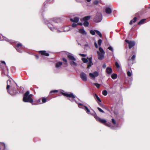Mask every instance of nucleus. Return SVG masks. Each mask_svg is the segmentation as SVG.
Returning <instances> with one entry per match:
<instances>
[{
  "label": "nucleus",
  "instance_id": "obj_1",
  "mask_svg": "<svg viewBox=\"0 0 150 150\" xmlns=\"http://www.w3.org/2000/svg\"><path fill=\"white\" fill-rule=\"evenodd\" d=\"M33 96L32 94H29V91H26L23 95V101L24 102L30 103L32 104L33 102V100L32 98Z\"/></svg>",
  "mask_w": 150,
  "mask_h": 150
},
{
  "label": "nucleus",
  "instance_id": "obj_2",
  "mask_svg": "<svg viewBox=\"0 0 150 150\" xmlns=\"http://www.w3.org/2000/svg\"><path fill=\"white\" fill-rule=\"evenodd\" d=\"M91 18L90 16H87L84 17L83 18L81 19V21H84L83 25L85 27H87L89 25V23L88 21Z\"/></svg>",
  "mask_w": 150,
  "mask_h": 150
},
{
  "label": "nucleus",
  "instance_id": "obj_3",
  "mask_svg": "<svg viewBox=\"0 0 150 150\" xmlns=\"http://www.w3.org/2000/svg\"><path fill=\"white\" fill-rule=\"evenodd\" d=\"M11 81L10 80H9L7 81V85L6 86V89L7 90L8 92V93H10L11 95H14L17 93V92L16 91H15L13 93H11L9 92V89L10 88V87L11 86Z\"/></svg>",
  "mask_w": 150,
  "mask_h": 150
},
{
  "label": "nucleus",
  "instance_id": "obj_4",
  "mask_svg": "<svg viewBox=\"0 0 150 150\" xmlns=\"http://www.w3.org/2000/svg\"><path fill=\"white\" fill-rule=\"evenodd\" d=\"M102 18V15L100 13H97L94 18V22L96 23L99 22L101 21Z\"/></svg>",
  "mask_w": 150,
  "mask_h": 150
},
{
  "label": "nucleus",
  "instance_id": "obj_5",
  "mask_svg": "<svg viewBox=\"0 0 150 150\" xmlns=\"http://www.w3.org/2000/svg\"><path fill=\"white\" fill-rule=\"evenodd\" d=\"M94 117L96 121L104 125L107 122L106 120L100 118L99 117H98L96 114L94 115Z\"/></svg>",
  "mask_w": 150,
  "mask_h": 150
},
{
  "label": "nucleus",
  "instance_id": "obj_6",
  "mask_svg": "<svg viewBox=\"0 0 150 150\" xmlns=\"http://www.w3.org/2000/svg\"><path fill=\"white\" fill-rule=\"evenodd\" d=\"M125 41L129 44V49H131L135 45V43L134 41H129L126 39L125 40Z\"/></svg>",
  "mask_w": 150,
  "mask_h": 150
},
{
  "label": "nucleus",
  "instance_id": "obj_7",
  "mask_svg": "<svg viewBox=\"0 0 150 150\" xmlns=\"http://www.w3.org/2000/svg\"><path fill=\"white\" fill-rule=\"evenodd\" d=\"M61 93L62 95L67 97L71 98L73 99L75 98V96L72 93H64L63 92H61Z\"/></svg>",
  "mask_w": 150,
  "mask_h": 150
},
{
  "label": "nucleus",
  "instance_id": "obj_8",
  "mask_svg": "<svg viewBox=\"0 0 150 150\" xmlns=\"http://www.w3.org/2000/svg\"><path fill=\"white\" fill-rule=\"evenodd\" d=\"M89 75L92 79H94L98 75V74L97 71H95L93 73H90Z\"/></svg>",
  "mask_w": 150,
  "mask_h": 150
},
{
  "label": "nucleus",
  "instance_id": "obj_9",
  "mask_svg": "<svg viewBox=\"0 0 150 150\" xmlns=\"http://www.w3.org/2000/svg\"><path fill=\"white\" fill-rule=\"evenodd\" d=\"M80 76L81 79L83 81H87V78L86 74L84 72H81L80 74Z\"/></svg>",
  "mask_w": 150,
  "mask_h": 150
},
{
  "label": "nucleus",
  "instance_id": "obj_10",
  "mask_svg": "<svg viewBox=\"0 0 150 150\" xmlns=\"http://www.w3.org/2000/svg\"><path fill=\"white\" fill-rule=\"evenodd\" d=\"M98 59L100 60H102L104 58V53H100L98 51H97Z\"/></svg>",
  "mask_w": 150,
  "mask_h": 150
},
{
  "label": "nucleus",
  "instance_id": "obj_11",
  "mask_svg": "<svg viewBox=\"0 0 150 150\" xmlns=\"http://www.w3.org/2000/svg\"><path fill=\"white\" fill-rule=\"evenodd\" d=\"M38 52L42 55L45 56H49V54L47 53L45 50L39 51H38Z\"/></svg>",
  "mask_w": 150,
  "mask_h": 150
},
{
  "label": "nucleus",
  "instance_id": "obj_12",
  "mask_svg": "<svg viewBox=\"0 0 150 150\" xmlns=\"http://www.w3.org/2000/svg\"><path fill=\"white\" fill-rule=\"evenodd\" d=\"M22 44L21 43H18L16 45V49L18 52H21V50L20 48L22 47Z\"/></svg>",
  "mask_w": 150,
  "mask_h": 150
},
{
  "label": "nucleus",
  "instance_id": "obj_13",
  "mask_svg": "<svg viewBox=\"0 0 150 150\" xmlns=\"http://www.w3.org/2000/svg\"><path fill=\"white\" fill-rule=\"evenodd\" d=\"M89 62L87 64V68L89 69L91 67L92 65L93 64L92 63V57L88 58Z\"/></svg>",
  "mask_w": 150,
  "mask_h": 150
},
{
  "label": "nucleus",
  "instance_id": "obj_14",
  "mask_svg": "<svg viewBox=\"0 0 150 150\" xmlns=\"http://www.w3.org/2000/svg\"><path fill=\"white\" fill-rule=\"evenodd\" d=\"M106 72L108 75L111 74L112 72V70L110 67H108L106 69Z\"/></svg>",
  "mask_w": 150,
  "mask_h": 150
},
{
  "label": "nucleus",
  "instance_id": "obj_15",
  "mask_svg": "<svg viewBox=\"0 0 150 150\" xmlns=\"http://www.w3.org/2000/svg\"><path fill=\"white\" fill-rule=\"evenodd\" d=\"M94 97L96 100L97 102L98 103L99 105H100V104L99 102H101V101L98 96L96 94H95L94 95Z\"/></svg>",
  "mask_w": 150,
  "mask_h": 150
},
{
  "label": "nucleus",
  "instance_id": "obj_16",
  "mask_svg": "<svg viewBox=\"0 0 150 150\" xmlns=\"http://www.w3.org/2000/svg\"><path fill=\"white\" fill-rule=\"evenodd\" d=\"M67 58L69 60L71 61H75L76 60V58L73 56L71 55H67Z\"/></svg>",
  "mask_w": 150,
  "mask_h": 150
},
{
  "label": "nucleus",
  "instance_id": "obj_17",
  "mask_svg": "<svg viewBox=\"0 0 150 150\" xmlns=\"http://www.w3.org/2000/svg\"><path fill=\"white\" fill-rule=\"evenodd\" d=\"M63 63L61 62H57L55 64V67L57 68H60L62 65Z\"/></svg>",
  "mask_w": 150,
  "mask_h": 150
},
{
  "label": "nucleus",
  "instance_id": "obj_18",
  "mask_svg": "<svg viewBox=\"0 0 150 150\" xmlns=\"http://www.w3.org/2000/svg\"><path fill=\"white\" fill-rule=\"evenodd\" d=\"M79 18L78 17H75L74 19L71 18L70 19L71 21L75 23H77L79 21Z\"/></svg>",
  "mask_w": 150,
  "mask_h": 150
},
{
  "label": "nucleus",
  "instance_id": "obj_19",
  "mask_svg": "<svg viewBox=\"0 0 150 150\" xmlns=\"http://www.w3.org/2000/svg\"><path fill=\"white\" fill-rule=\"evenodd\" d=\"M106 13L108 14H110L112 13L111 9L109 7H107L105 9Z\"/></svg>",
  "mask_w": 150,
  "mask_h": 150
},
{
  "label": "nucleus",
  "instance_id": "obj_20",
  "mask_svg": "<svg viewBox=\"0 0 150 150\" xmlns=\"http://www.w3.org/2000/svg\"><path fill=\"white\" fill-rule=\"evenodd\" d=\"M137 18L136 17H134L133 19L131 20L129 23V24L130 25H132L133 23H135V22H136V21L137 20Z\"/></svg>",
  "mask_w": 150,
  "mask_h": 150
},
{
  "label": "nucleus",
  "instance_id": "obj_21",
  "mask_svg": "<svg viewBox=\"0 0 150 150\" xmlns=\"http://www.w3.org/2000/svg\"><path fill=\"white\" fill-rule=\"evenodd\" d=\"M79 31L80 33L82 34L86 35L87 33L83 29H80L79 30Z\"/></svg>",
  "mask_w": 150,
  "mask_h": 150
},
{
  "label": "nucleus",
  "instance_id": "obj_22",
  "mask_svg": "<svg viewBox=\"0 0 150 150\" xmlns=\"http://www.w3.org/2000/svg\"><path fill=\"white\" fill-rule=\"evenodd\" d=\"M146 21V19H143L141 20L137 23L138 25H140L144 23Z\"/></svg>",
  "mask_w": 150,
  "mask_h": 150
},
{
  "label": "nucleus",
  "instance_id": "obj_23",
  "mask_svg": "<svg viewBox=\"0 0 150 150\" xmlns=\"http://www.w3.org/2000/svg\"><path fill=\"white\" fill-rule=\"evenodd\" d=\"M62 60L63 62V64L64 65H65L66 66H67L68 63L67 60V59L64 58H63L62 59Z\"/></svg>",
  "mask_w": 150,
  "mask_h": 150
},
{
  "label": "nucleus",
  "instance_id": "obj_24",
  "mask_svg": "<svg viewBox=\"0 0 150 150\" xmlns=\"http://www.w3.org/2000/svg\"><path fill=\"white\" fill-rule=\"evenodd\" d=\"M117 74H112L111 76V77L113 79H116L117 78Z\"/></svg>",
  "mask_w": 150,
  "mask_h": 150
},
{
  "label": "nucleus",
  "instance_id": "obj_25",
  "mask_svg": "<svg viewBox=\"0 0 150 150\" xmlns=\"http://www.w3.org/2000/svg\"><path fill=\"white\" fill-rule=\"evenodd\" d=\"M74 61H72L70 62H69L70 64L71 65V66H77V64Z\"/></svg>",
  "mask_w": 150,
  "mask_h": 150
},
{
  "label": "nucleus",
  "instance_id": "obj_26",
  "mask_svg": "<svg viewBox=\"0 0 150 150\" xmlns=\"http://www.w3.org/2000/svg\"><path fill=\"white\" fill-rule=\"evenodd\" d=\"M84 108H83L86 111V112L87 113H89L90 112V111L89 109H88V107L85 105L84 106Z\"/></svg>",
  "mask_w": 150,
  "mask_h": 150
},
{
  "label": "nucleus",
  "instance_id": "obj_27",
  "mask_svg": "<svg viewBox=\"0 0 150 150\" xmlns=\"http://www.w3.org/2000/svg\"><path fill=\"white\" fill-rule=\"evenodd\" d=\"M40 99H39L38 100H37L36 102H34L33 103V105H38L39 104H40Z\"/></svg>",
  "mask_w": 150,
  "mask_h": 150
},
{
  "label": "nucleus",
  "instance_id": "obj_28",
  "mask_svg": "<svg viewBox=\"0 0 150 150\" xmlns=\"http://www.w3.org/2000/svg\"><path fill=\"white\" fill-rule=\"evenodd\" d=\"M48 26L51 30H52L54 29L53 25L52 24L48 23Z\"/></svg>",
  "mask_w": 150,
  "mask_h": 150
},
{
  "label": "nucleus",
  "instance_id": "obj_29",
  "mask_svg": "<svg viewBox=\"0 0 150 150\" xmlns=\"http://www.w3.org/2000/svg\"><path fill=\"white\" fill-rule=\"evenodd\" d=\"M95 31L96 33L99 36V37L100 38H101L102 37V35L101 33H100V31L98 30H95Z\"/></svg>",
  "mask_w": 150,
  "mask_h": 150
},
{
  "label": "nucleus",
  "instance_id": "obj_30",
  "mask_svg": "<svg viewBox=\"0 0 150 150\" xmlns=\"http://www.w3.org/2000/svg\"><path fill=\"white\" fill-rule=\"evenodd\" d=\"M88 58L86 59L84 58H82L81 59L82 61L84 63H86L88 62Z\"/></svg>",
  "mask_w": 150,
  "mask_h": 150
},
{
  "label": "nucleus",
  "instance_id": "obj_31",
  "mask_svg": "<svg viewBox=\"0 0 150 150\" xmlns=\"http://www.w3.org/2000/svg\"><path fill=\"white\" fill-rule=\"evenodd\" d=\"M99 52L100 53H104L105 54V52L103 50V49L100 47H99Z\"/></svg>",
  "mask_w": 150,
  "mask_h": 150
},
{
  "label": "nucleus",
  "instance_id": "obj_32",
  "mask_svg": "<svg viewBox=\"0 0 150 150\" xmlns=\"http://www.w3.org/2000/svg\"><path fill=\"white\" fill-rule=\"evenodd\" d=\"M102 94L105 96H106L108 94V92L107 91L104 90L102 91Z\"/></svg>",
  "mask_w": 150,
  "mask_h": 150
},
{
  "label": "nucleus",
  "instance_id": "obj_33",
  "mask_svg": "<svg viewBox=\"0 0 150 150\" xmlns=\"http://www.w3.org/2000/svg\"><path fill=\"white\" fill-rule=\"evenodd\" d=\"M42 103H45L47 101V99L46 98L42 97Z\"/></svg>",
  "mask_w": 150,
  "mask_h": 150
},
{
  "label": "nucleus",
  "instance_id": "obj_34",
  "mask_svg": "<svg viewBox=\"0 0 150 150\" xmlns=\"http://www.w3.org/2000/svg\"><path fill=\"white\" fill-rule=\"evenodd\" d=\"M93 84L95 85L98 88H99L100 86V84L98 83H94Z\"/></svg>",
  "mask_w": 150,
  "mask_h": 150
},
{
  "label": "nucleus",
  "instance_id": "obj_35",
  "mask_svg": "<svg viewBox=\"0 0 150 150\" xmlns=\"http://www.w3.org/2000/svg\"><path fill=\"white\" fill-rule=\"evenodd\" d=\"M95 30H91L90 31V33L93 35H95Z\"/></svg>",
  "mask_w": 150,
  "mask_h": 150
},
{
  "label": "nucleus",
  "instance_id": "obj_36",
  "mask_svg": "<svg viewBox=\"0 0 150 150\" xmlns=\"http://www.w3.org/2000/svg\"><path fill=\"white\" fill-rule=\"evenodd\" d=\"M102 42V40L101 39H99L98 41V44L99 46H100Z\"/></svg>",
  "mask_w": 150,
  "mask_h": 150
},
{
  "label": "nucleus",
  "instance_id": "obj_37",
  "mask_svg": "<svg viewBox=\"0 0 150 150\" xmlns=\"http://www.w3.org/2000/svg\"><path fill=\"white\" fill-rule=\"evenodd\" d=\"M127 75L129 77L131 76L132 75V73L129 71H128L127 72Z\"/></svg>",
  "mask_w": 150,
  "mask_h": 150
},
{
  "label": "nucleus",
  "instance_id": "obj_38",
  "mask_svg": "<svg viewBox=\"0 0 150 150\" xmlns=\"http://www.w3.org/2000/svg\"><path fill=\"white\" fill-rule=\"evenodd\" d=\"M97 109L100 112H102V113H104L105 112H104V111L102 109H101V108H100L99 107H98L97 108Z\"/></svg>",
  "mask_w": 150,
  "mask_h": 150
},
{
  "label": "nucleus",
  "instance_id": "obj_39",
  "mask_svg": "<svg viewBox=\"0 0 150 150\" xmlns=\"http://www.w3.org/2000/svg\"><path fill=\"white\" fill-rule=\"evenodd\" d=\"M136 57L135 55L134 54L132 56V57H131V60H132V61H133L135 59Z\"/></svg>",
  "mask_w": 150,
  "mask_h": 150
},
{
  "label": "nucleus",
  "instance_id": "obj_40",
  "mask_svg": "<svg viewBox=\"0 0 150 150\" xmlns=\"http://www.w3.org/2000/svg\"><path fill=\"white\" fill-rule=\"evenodd\" d=\"M58 91L57 90H53L51 91L50 92V93H55L58 92Z\"/></svg>",
  "mask_w": 150,
  "mask_h": 150
},
{
  "label": "nucleus",
  "instance_id": "obj_41",
  "mask_svg": "<svg viewBox=\"0 0 150 150\" xmlns=\"http://www.w3.org/2000/svg\"><path fill=\"white\" fill-rule=\"evenodd\" d=\"M104 125L106 126H108L110 127L111 126V124L109 122H106L105 124Z\"/></svg>",
  "mask_w": 150,
  "mask_h": 150
},
{
  "label": "nucleus",
  "instance_id": "obj_42",
  "mask_svg": "<svg viewBox=\"0 0 150 150\" xmlns=\"http://www.w3.org/2000/svg\"><path fill=\"white\" fill-rule=\"evenodd\" d=\"M112 123L114 125L116 124V122L115 120L114 119H112Z\"/></svg>",
  "mask_w": 150,
  "mask_h": 150
},
{
  "label": "nucleus",
  "instance_id": "obj_43",
  "mask_svg": "<svg viewBox=\"0 0 150 150\" xmlns=\"http://www.w3.org/2000/svg\"><path fill=\"white\" fill-rule=\"evenodd\" d=\"M115 66H116V67H117V68H119L120 66V65H119V64L118 63V62H115Z\"/></svg>",
  "mask_w": 150,
  "mask_h": 150
},
{
  "label": "nucleus",
  "instance_id": "obj_44",
  "mask_svg": "<svg viewBox=\"0 0 150 150\" xmlns=\"http://www.w3.org/2000/svg\"><path fill=\"white\" fill-rule=\"evenodd\" d=\"M98 1L97 0H95L93 2V4L95 5H97V4H98Z\"/></svg>",
  "mask_w": 150,
  "mask_h": 150
},
{
  "label": "nucleus",
  "instance_id": "obj_45",
  "mask_svg": "<svg viewBox=\"0 0 150 150\" xmlns=\"http://www.w3.org/2000/svg\"><path fill=\"white\" fill-rule=\"evenodd\" d=\"M108 49L109 50H110L111 51H113V48H112V47H111V46H109V47L108 48Z\"/></svg>",
  "mask_w": 150,
  "mask_h": 150
},
{
  "label": "nucleus",
  "instance_id": "obj_46",
  "mask_svg": "<svg viewBox=\"0 0 150 150\" xmlns=\"http://www.w3.org/2000/svg\"><path fill=\"white\" fill-rule=\"evenodd\" d=\"M77 24L75 23H73L72 24V26L73 27H75L76 26Z\"/></svg>",
  "mask_w": 150,
  "mask_h": 150
},
{
  "label": "nucleus",
  "instance_id": "obj_47",
  "mask_svg": "<svg viewBox=\"0 0 150 150\" xmlns=\"http://www.w3.org/2000/svg\"><path fill=\"white\" fill-rule=\"evenodd\" d=\"M94 46L96 48H98V46L96 42H94Z\"/></svg>",
  "mask_w": 150,
  "mask_h": 150
},
{
  "label": "nucleus",
  "instance_id": "obj_48",
  "mask_svg": "<svg viewBox=\"0 0 150 150\" xmlns=\"http://www.w3.org/2000/svg\"><path fill=\"white\" fill-rule=\"evenodd\" d=\"M35 58L37 59H38L39 58V56L38 55V54H35Z\"/></svg>",
  "mask_w": 150,
  "mask_h": 150
},
{
  "label": "nucleus",
  "instance_id": "obj_49",
  "mask_svg": "<svg viewBox=\"0 0 150 150\" xmlns=\"http://www.w3.org/2000/svg\"><path fill=\"white\" fill-rule=\"evenodd\" d=\"M80 55L81 56L83 57H85L86 56V55L85 54H80Z\"/></svg>",
  "mask_w": 150,
  "mask_h": 150
},
{
  "label": "nucleus",
  "instance_id": "obj_50",
  "mask_svg": "<svg viewBox=\"0 0 150 150\" xmlns=\"http://www.w3.org/2000/svg\"><path fill=\"white\" fill-rule=\"evenodd\" d=\"M77 24L81 26H82L83 25V24L82 23H78Z\"/></svg>",
  "mask_w": 150,
  "mask_h": 150
},
{
  "label": "nucleus",
  "instance_id": "obj_51",
  "mask_svg": "<svg viewBox=\"0 0 150 150\" xmlns=\"http://www.w3.org/2000/svg\"><path fill=\"white\" fill-rule=\"evenodd\" d=\"M1 62L2 63L4 64L5 65H6V63H5V62L4 61H1Z\"/></svg>",
  "mask_w": 150,
  "mask_h": 150
},
{
  "label": "nucleus",
  "instance_id": "obj_52",
  "mask_svg": "<svg viewBox=\"0 0 150 150\" xmlns=\"http://www.w3.org/2000/svg\"><path fill=\"white\" fill-rule=\"evenodd\" d=\"M140 14L141 15V14H142V13H141V12H139L137 13L136 14V16H137V15L138 14Z\"/></svg>",
  "mask_w": 150,
  "mask_h": 150
},
{
  "label": "nucleus",
  "instance_id": "obj_53",
  "mask_svg": "<svg viewBox=\"0 0 150 150\" xmlns=\"http://www.w3.org/2000/svg\"><path fill=\"white\" fill-rule=\"evenodd\" d=\"M106 67V65L105 64H104L103 65V67L104 68H105Z\"/></svg>",
  "mask_w": 150,
  "mask_h": 150
},
{
  "label": "nucleus",
  "instance_id": "obj_54",
  "mask_svg": "<svg viewBox=\"0 0 150 150\" xmlns=\"http://www.w3.org/2000/svg\"><path fill=\"white\" fill-rule=\"evenodd\" d=\"M78 105L79 106H83V105L81 103H79L78 104Z\"/></svg>",
  "mask_w": 150,
  "mask_h": 150
},
{
  "label": "nucleus",
  "instance_id": "obj_55",
  "mask_svg": "<svg viewBox=\"0 0 150 150\" xmlns=\"http://www.w3.org/2000/svg\"><path fill=\"white\" fill-rule=\"evenodd\" d=\"M88 2H90L91 0H86Z\"/></svg>",
  "mask_w": 150,
  "mask_h": 150
}]
</instances>
